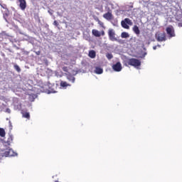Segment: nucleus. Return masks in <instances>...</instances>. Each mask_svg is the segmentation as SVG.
<instances>
[{"instance_id":"obj_37","label":"nucleus","mask_w":182,"mask_h":182,"mask_svg":"<svg viewBox=\"0 0 182 182\" xmlns=\"http://www.w3.org/2000/svg\"><path fill=\"white\" fill-rule=\"evenodd\" d=\"M145 55H147V53H144V56H145Z\"/></svg>"},{"instance_id":"obj_21","label":"nucleus","mask_w":182,"mask_h":182,"mask_svg":"<svg viewBox=\"0 0 182 182\" xmlns=\"http://www.w3.org/2000/svg\"><path fill=\"white\" fill-rule=\"evenodd\" d=\"M23 117H25V119H30L31 115H30L29 112H25L23 114Z\"/></svg>"},{"instance_id":"obj_12","label":"nucleus","mask_w":182,"mask_h":182,"mask_svg":"<svg viewBox=\"0 0 182 182\" xmlns=\"http://www.w3.org/2000/svg\"><path fill=\"white\" fill-rule=\"evenodd\" d=\"M133 31L136 35H140V29H139V26H134L132 28Z\"/></svg>"},{"instance_id":"obj_31","label":"nucleus","mask_w":182,"mask_h":182,"mask_svg":"<svg viewBox=\"0 0 182 182\" xmlns=\"http://www.w3.org/2000/svg\"><path fill=\"white\" fill-rule=\"evenodd\" d=\"M48 93H56V91H49Z\"/></svg>"},{"instance_id":"obj_29","label":"nucleus","mask_w":182,"mask_h":182,"mask_svg":"<svg viewBox=\"0 0 182 182\" xmlns=\"http://www.w3.org/2000/svg\"><path fill=\"white\" fill-rule=\"evenodd\" d=\"M101 35H102V36H105V31H102L101 32Z\"/></svg>"},{"instance_id":"obj_9","label":"nucleus","mask_w":182,"mask_h":182,"mask_svg":"<svg viewBox=\"0 0 182 182\" xmlns=\"http://www.w3.org/2000/svg\"><path fill=\"white\" fill-rule=\"evenodd\" d=\"M92 32V35H94V36H96V38H100V36H102V34L100 33V31L96 29H93Z\"/></svg>"},{"instance_id":"obj_1","label":"nucleus","mask_w":182,"mask_h":182,"mask_svg":"<svg viewBox=\"0 0 182 182\" xmlns=\"http://www.w3.org/2000/svg\"><path fill=\"white\" fill-rule=\"evenodd\" d=\"M14 141V135L9 133V138L6 141H4L3 144L6 149H1L2 153L1 154V157H12L14 156H18V154L14 151L13 149L9 148L8 146H11V143Z\"/></svg>"},{"instance_id":"obj_36","label":"nucleus","mask_w":182,"mask_h":182,"mask_svg":"<svg viewBox=\"0 0 182 182\" xmlns=\"http://www.w3.org/2000/svg\"><path fill=\"white\" fill-rule=\"evenodd\" d=\"M111 23L113 24V23H114V21H111Z\"/></svg>"},{"instance_id":"obj_2","label":"nucleus","mask_w":182,"mask_h":182,"mask_svg":"<svg viewBox=\"0 0 182 182\" xmlns=\"http://www.w3.org/2000/svg\"><path fill=\"white\" fill-rule=\"evenodd\" d=\"M128 65L130 66H134V68H137V66H140L141 65V62L136 58H131L128 60Z\"/></svg>"},{"instance_id":"obj_17","label":"nucleus","mask_w":182,"mask_h":182,"mask_svg":"<svg viewBox=\"0 0 182 182\" xmlns=\"http://www.w3.org/2000/svg\"><path fill=\"white\" fill-rule=\"evenodd\" d=\"M124 21L126 22L127 25H130V26H132V25H133V22L129 18L124 19Z\"/></svg>"},{"instance_id":"obj_23","label":"nucleus","mask_w":182,"mask_h":182,"mask_svg":"<svg viewBox=\"0 0 182 182\" xmlns=\"http://www.w3.org/2000/svg\"><path fill=\"white\" fill-rule=\"evenodd\" d=\"M0 5H1V8H3V9H6V15H8L7 12H9V11H8V8H6V4H0Z\"/></svg>"},{"instance_id":"obj_13","label":"nucleus","mask_w":182,"mask_h":182,"mask_svg":"<svg viewBox=\"0 0 182 182\" xmlns=\"http://www.w3.org/2000/svg\"><path fill=\"white\" fill-rule=\"evenodd\" d=\"M121 38L123 39H127V38H130V35L127 32H122L121 34Z\"/></svg>"},{"instance_id":"obj_35","label":"nucleus","mask_w":182,"mask_h":182,"mask_svg":"<svg viewBox=\"0 0 182 182\" xmlns=\"http://www.w3.org/2000/svg\"><path fill=\"white\" fill-rule=\"evenodd\" d=\"M112 25H114V26H116V23H113Z\"/></svg>"},{"instance_id":"obj_4","label":"nucleus","mask_w":182,"mask_h":182,"mask_svg":"<svg viewBox=\"0 0 182 182\" xmlns=\"http://www.w3.org/2000/svg\"><path fill=\"white\" fill-rule=\"evenodd\" d=\"M166 33L169 38H174L176 36V33H174V28L173 26H169L166 28Z\"/></svg>"},{"instance_id":"obj_15","label":"nucleus","mask_w":182,"mask_h":182,"mask_svg":"<svg viewBox=\"0 0 182 182\" xmlns=\"http://www.w3.org/2000/svg\"><path fill=\"white\" fill-rule=\"evenodd\" d=\"M121 25H122V28H124V29H129V28H130L129 26V25H127V23L126 21H124V20H123L121 22Z\"/></svg>"},{"instance_id":"obj_26","label":"nucleus","mask_w":182,"mask_h":182,"mask_svg":"<svg viewBox=\"0 0 182 182\" xmlns=\"http://www.w3.org/2000/svg\"><path fill=\"white\" fill-rule=\"evenodd\" d=\"M63 72H68V67H63Z\"/></svg>"},{"instance_id":"obj_34","label":"nucleus","mask_w":182,"mask_h":182,"mask_svg":"<svg viewBox=\"0 0 182 182\" xmlns=\"http://www.w3.org/2000/svg\"><path fill=\"white\" fill-rule=\"evenodd\" d=\"M156 47L161 48V45H158V46H156Z\"/></svg>"},{"instance_id":"obj_32","label":"nucleus","mask_w":182,"mask_h":182,"mask_svg":"<svg viewBox=\"0 0 182 182\" xmlns=\"http://www.w3.org/2000/svg\"><path fill=\"white\" fill-rule=\"evenodd\" d=\"M36 53V55H41V51H38Z\"/></svg>"},{"instance_id":"obj_24","label":"nucleus","mask_w":182,"mask_h":182,"mask_svg":"<svg viewBox=\"0 0 182 182\" xmlns=\"http://www.w3.org/2000/svg\"><path fill=\"white\" fill-rule=\"evenodd\" d=\"M106 56L109 60L113 59V55L112 53H107Z\"/></svg>"},{"instance_id":"obj_20","label":"nucleus","mask_w":182,"mask_h":182,"mask_svg":"<svg viewBox=\"0 0 182 182\" xmlns=\"http://www.w3.org/2000/svg\"><path fill=\"white\" fill-rule=\"evenodd\" d=\"M5 129L4 128H0V136L1 137H4L5 136Z\"/></svg>"},{"instance_id":"obj_30","label":"nucleus","mask_w":182,"mask_h":182,"mask_svg":"<svg viewBox=\"0 0 182 182\" xmlns=\"http://www.w3.org/2000/svg\"><path fill=\"white\" fill-rule=\"evenodd\" d=\"M153 49H154V50H156V49H157V46H154Z\"/></svg>"},{"instance_id":"obj_8","label":"nucleus","mask_w":182,"mask_h":182,"mask_svg":"<svg viewBox=\"0 0 182 182\" xmlns=\"http://www.w3.org/2000/svg\"><path fill=\"white\" fill-rule=\"evenodd\" d=\"M103 18L107 19V21H112V19H113V14L110 12H107L103 15Z\"/></svg>"},{"instance_id":"obj_16","label":"nucleus","mask_w":182,"mask_h":182,"mask_svg":"<svg viewBox=\"0 0 182 182\" xmlns=\"http://www.w3.org/2000/svg\"><path fill=\"white\" fill-rule=\"evenodd\" d=\"M67 79L69 80V82H72V83H75V78L73 75H68Z\"/></svg>"},{"instance_id":"obj_5","label":"nucleus","mask_w":182,"mask_h":182,"mask_svg":"<svg viewBox=\"0 0 182 182\" xmlns=\"http://www.w3.org/2000/svg\"><path fill=\"white\" fill-rule=\"evenodd\" d=\"M156 39L158 42H166V33H161L159 34H156Z\"/></svg>"},{"instance_id":"obj_10","label":"nucleus","mask_w":182,"mask_h":182,"mask_svg":"<svg viewBox=\"0 0 182 182\" xmlns=\"http://www.w3.org/2000/svg\"><path fill=\"white\" fill-rule=\"evenodd\" d=\"M60 87H63V89H66V87H68V86H70V85L65 81H61L60 83Z\"/></svg>"},{"instance_id":"obj_7","label":"nucleus","mask_w":182,"mask_h":182,"mask_svg":"<svg viewBox=\"0 0 182 182\" xmlns=\"http://www.w3.org/2000/svg\"><path fill=\"white\" fill-rule=\"evenodd\" d=\"M18 2L20 3V8L21 11H25L26 9V1L25 0H18Z\"/></svg>"},{"instance_id":"obj_39","label":"nucleus","mask_w":182,"mask_h":182,"mask_svg":"<svg viewBox=\"0 0 182 182\" xmlns=\"http://www.w3.org/2000/svg\"><path fill=\"white\" fill-rule=\"evenodd\" d=\"M9 124H10V125L11 124V121L9 122Z\"/></svg>"},{"instance_id":"obj_18","label":"nucleus","mask_w":182,"mask_h":182,"mask_svg":"<svg viewBox=\"0 0 182 182\" xmlns=\"http://www.w3.org/2000/svg\"><path fill=\"white\" fill-rule=\"evenodd\" d=\"M14 68L15 70L18 72V73H21V68L19 67V65H18L17 64H14Z\"/></svg>"},{"instance_id":"obj_28","label":"nucleus","mask_w":182,"mask_h":182,"mask_svg":"<svg viewBox=\"0 0 182 182\" xmlns=\"http://www.w3.org/2000/svg\"><path fill=\"white\" fill-rule=\"evenodd\" d=\"M6 112H7V113H11V109H10L9 108H7V109H6Z\"/></svg>"},{"instance_id":"obj_3","label":"nucleus","mask_w":182,"mask_h":182,"mask_svg":"<svg viewBox=\"0 0 182 182\" xmlns=\"http://www.w3.org/2000/svg\"><path fill=\"white\" fill-rule=\"evenodd\" d=\"M108 36L109 38V41H112V42H114V41H117V38H116V33L114 32V30L109 28L108 30Z\"/></svg>"},{"instance_id":"obj_38","label":"nucleus","mask_w":182,"mask_h":182,"mask_svg":"<svg viewBox=\"0 0 182 182\" xmlns=\"http://www.w3.org/2000/svg\"><path fill=\"white\" fill-rule=\"evenodd\" d=\"M20 34L23 35V33H20Z\"/></svg>"},{"instance_id":"obj_14","label":"nucleus","mask_w":182,"mask_h":182,"mask_svg":"<svg viewBox=\"0 0 182 182\" xmlns=\"http://www.w3.org/2000/svg\"><path fill=\"white\" fill-rule=\"evenodd\" d=\"M89 56L92 59H94V58H96V52L95 50H90L89 52Z\"/></svg>"},{"instance_id":"obj_11","label":"nucleus","mask_w":182,"mask_h":182,"mask_svg":"<svg viewBox=\"0 0 182 182\" xmlns=\"http://www.w3.org/2000/svg\"><path fill=\"white\" fill-rule=\"evenodd\" d=\"M95 73L97 75H102V73H103V69L100 67H97L95 68Z\"/></svg>"},{"instance_id":"obj_19","label":"nucleus","mask_w":182,"mask_h":182,"mask_svg":"<svg viewBox=\"0 0 182 182\" xmlns=\"http://www.w3.org/2000/svg\"><path fill=\"white\" fill-rule=\"evenodd\" d=\"M36 95H29V100L31 102H33V100H35V99H36Z\"/></svg>"},{"instance_id":"obj_33","label":"nucleus","mask_w":182,"mask_h":182,"mask_svg":"<svg viewBox=\"0 0 182 182\" xmlns=\"http://www.w3.org/2000/svg\"><path fill=\"white\" fill-rule=\"evenodd\" d=\"M48 14H50V15H52V11H48Z\"/></svg>"},{"instance_id":"obj_27","label":"nucleus","mask_w":182,"mask_h":182,"mask_svg":"<svg viewBox=\"0 0 182 182\" xmlns=\"http://www.w3.org/2000/svg\"><path fill=\"white\" fill-rule=\"evenodd\" d=\"M53 25H54L55 26H58V25H59V23H58L57 21H54Z\"/></svg>"},{"instance_id":"obj_25","label":"nucleus","mask_w":182,"mask_h":182,"mask_svg":"<svg viewBox=\"0 0 182 182\" xmlns=\"http://www.w3.org/2000/svg\"><path fill=\"white\" fill-rule=\"evenodd\" d=\"M97 21L98 22V23L100 26H103V25H104L103 22H102L100 20H99V18H97Z\"/></svg>"},{"instance_id":"obj_22","label":"nucleus","mask_w":182,"mask_h":182,"mask_svg":"<svg viewBox=\"0 0 182 182\" xmlns=\"http://www.w3.org/2000/svg\"><path fill=\"white\" fill-rule=\"evenodd\" d=\"M26 38H23V41H32V37L26 35V34H23Z\"/></svg>"},{"instance_id":"obj_6","label":"nucleus","mask_w":182,"mask_h":182,"mask_svg":"<svg viewBox=\"0 0 182 182\" xmlns=\"http://www.w3.org/2000/svg\"><path fill=\"white\" fill-rule=\"evenodd\" d=\"M112 69L114 70V72H122V63L120 62H118L112 65Z\"/></svg>"}]
</instances>
